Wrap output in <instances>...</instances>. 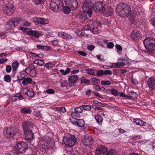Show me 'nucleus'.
<instances>
[{
    "mask_svg": "<svg viewBox=\"0 0 155 155\" xmlns=\"http://www.w3.org/2000/svg\"><path fill=\"white\" fill-rule=\"evenodd\" d=\"M130 6L127 3H121L118 4L116 8V12L118 15L123 17H127L131 13Z\"/></svg>",
    "mask_w": 155,
    "mask_h": 155,
    "instance_id": "obj_1",
    "label": "nucleus"
},
{
    "mask_svg": "<svg viewBox=\"0 0 155 155\" xmlns=\"http://www.w3.org/2000/svg\"><path fill=\"white\" fill-rule=\"evenodd\" d=\"M65 137L63 140V142L67 147H72L76 143V138L72 135L69 133L65 134Z\"/></svg>",
    "mask_w": 155,
    "mask_h": 155,
    "instance_id": "obj_2",
    "label": "nucleus"
},
{
    "mask_svg": "<svg viewBox=\"0 0 155 155\" xmlns=\"http://www.w3.org/2000/svg\"><path fill=\"white\" fill-rule=\"evenodd\" d=\"M28 147L27 143L24 141L18 142L14 146L15 152L18 155H22L23 152H25V150L28 149Z\"/></svg>",
    "mask_w": 155,
    "mask_h": 155,
    "instance_id": "obj_3",
    "label": "nucleus"
},
{
    "mask_svg": "<svg viewBox=\"0 0 155 155\" xmlns=\"http://www.w3.org/2000/svg\"><path fill=\"white\" fill-rule=\"evenodd\" d=\"M143 44L147 50L153 51V48L155 46V39L151 37L146 38L143 40Z\"/></svg>",
    "mask_w": 155,
    "mask_h": 155,
    "instance_id": "obj_4",
    "label": "nucleus"
},
{
    "mask_svg": "<svg viewBox=\"0 0 155 155\" xmlns=\"http://www.w3.org/2000/svg\"><path fill=\"white\" fill-rule=\"evenodd\" d=\"M61 0H51L50 4L51 9L54 12H57L60 6H62Z\"/></svg>",
    "mask_w": 155,
    "mask_h": 155,
    "instance_id": "obj_5",
    "label": "nucleus"
},
{
    "mask_svg": "<svg viewBox=\"0 0 155 155\" xmlns=\"http://www.w3.org/2000/svg\"><path fill=\"white\" fill-rule=\"evenodd\" d=\"M2 9L6 15L10 16L14 13L15 8L13 5L8 4L3 6Z\"/></svg>",
    "mask_w": 155,
    "mask_h": 155,
    "instance_id": "obj_6",
    "label": "nucleus"
},
{
    "mask_svg": "<svg viewBox=\"0 0 155 155\" xmlns=\"http://www.w3.org/2000/svg\"><path fill=\"white\" fill-rule=\"evenodd\" d=\"M92 3L88 2L84 4L83 7V9L84 12L87 13L89 17L91 16L92 13V9L93 7Z\"/></svg>",
    "mask_w": 155,
    "mask_h": 155,
    "instance_id": "obj_7",
    "label": "nucleus"
},
{
    "mask_svg": "<svg viewBox=\"0 0 155 155\" xmlns=\"http://www.w3.org/2000/svg\"><path fill=\"white\" fill-rule=\"evenodd\" d=\"M105 5L103 2H97L93 7V10L96 12L104 13Z\"/></svg>",
    "mask_w": 155,
    "mask_h": 155,
    "instance_id": "obj_8",
    "label": "nucleus"
},
{
    "mask_svg": "<svg viewBox=\"0 0 155 155\" xmlns=\"http://www.w3.org/2000/svg\"><path fill=\"white\" fill-rule=\"evenodd\" d=\"M25 72L33 77H35L36 74L35 67L33 64H31L28 67L26 68Z\"/></svg>",
    "mask_w": 155,
    "mask_h": 155,
    "instance_id": "obj_9",
    "label": "nucleus"
},
{
    "mask_svg": "<svg viewBox=\"0 0 155 155\" xmlns=\"http://www.w3.org/2000/svg\"><path fill=\"white\" fill-rule=\"evenodd\" d=\"M108 151L106 147L104 146H99L96 149V155H105Z\"/></svg>",
    "mask_w": 155,
    "mask_h": 155,
    "instance_id": "obj_10",
    "label": "nucleus"
},
{
    "mask_svg": "<svg viewBox=\"0 0 155 155\" xmlns=\"http://www.w3.org/2000/svg\"><path fill=\"white\" fill-rule=\"evenodd\" d=\"M82 144L83 145L87 146H90L92 145L93 143V139L91 136H86L82 140Z\"/></svg>",
    "mask_w": 155,
    "mask_h": 155,
    "instance_id": "obj_11",
    "label": "nucleus"
},
{
    "mask_svg": "<svg viewBox=\"0 0 155 155\" xmlns=\"http://www.w3.org/2000/svg\"><path fill=\"white\" fill-rule=\"evenodd\" d=\"M96 25L99 26H101V23L97 20H95L94 21L93 24H92L90 26V30L94 33L97 32L98 31V28L96 27Z\"/></svg>",
    "mask_w": 155,
    "mask_h": 155,
    "instance_id": "obj_12",
    "label": "nucleus"
},
{
    "mask_svg": "<svg viewBox=\"0 0 155 155\" xmlns=\"http://www.w3.org/2000/svg\"><path fill=\"white\" fill-rule=\"evenodd\" d=\"M147 84L150 90L155 89V80L153 77H150L148 79Z\"/></svg>",
    "mask_w": 155,
    "mask_h": 155,
    "instance_id": "obj_13",
    "label": "nucleus"
},
{
    "mask_svg": "<svg viewBox=\"0 0 155 155\" xmlns=\"http://www.w3.org/2000/svg\"><path fill=\"white\" fill-rule=\"evenodd\" d=\"M105 115V114L103 112L101 111H99L97 113V115L95 116V118L98 124H100L103 121V118L102 116Z\"/></svg>",
    "mask_w": 155,
    "mask_h": 155,
    "instance_id": "obj_14",
    "label": "nucleus"
},
{
    "mask_svg": "<svg viewBox=\"0 0 155 155\" xmlns=\"http://www.w3.org/2000/svg\"><path fill=\"white\" fill-rule=\"evenodd\" d=\"M24 134L26 140H31L33 138V134L30 130H24Z\"/></svg>",
    "mask_w": 155,
    "mask_h": 155,
    "instance_id": "obj_15",
    "label": "nucleus"
},
{
    "mask_svg": "<svg viewBox=\"0 0 155 155\" xmlns=\"http://www.w3.org/2000/svg\"><path fill=\"white\" fill-rule=\"evenodd\" d=\"M34 21L37 22L38 24L41 25H45L48 24V23L49 22V21L47 19L39 18H34Z\"/></svg>",
    "mask_w": 155,
    "mask_h": 155,
    "instance_id": "obj_16",
    "label": "nucleus"
},
{
    "mask_svg": "<svg viewBox=\"0 0 155 155\" xmlns=\"http://www.w3.org/2000/svg\"><path fill=\"white\" fill-rule=\"evenodd\" d=\"M18 80L19 81L22 80V84L24 85H27L28 84H31L32 82V79L30 78H18Z\"/></svg>",
    "mask_w": 155,
    "mask_h": 155,
    "instance_id": "obj_17",
    "label": "nucleus"
},
{
    "mask_svg": "<svg viewBox=\"0 0 155 155\" xmlns=\"http://www.w3.org/2000/svg\"><path fill=\"white\" fill-rule=\"evenodd\" d=\"M136 14H133L131 15L130 14L127 16L129 17V18L130 21L131 23L136 24L137 23V19H136Z\"/></svg>",
    "mask_w": 155,
    "mask_h": 155,
    "instance_id": "obj_18",
    "label": "nucleus"
},
{
    "mask_svg": "<svg viewBox=\"0 0 155 155\" xmlns=\"http://www.w3.org/2000/svg\"><path fill=\"white\" fill-rule=\"evenodd\" d=\"M27 33L28 35L34 36L36 38H38L39 37L38 32L36 31L31 30L28 31Z\"/></svg>",
    "mask_w": 155,
    "mask_h": 155,
    "instance_id": "obj_19",
    "label": "nucleus"
},
{
    "mask_svg": "<svg viewBox=\"0 0 155 155\" xmlns=\"http://www.w3.org/2000/svg\"><path fill=\"white\" fill-rule=\"evenodd\" d=\"M132 37L134 39L138 38L140 37V34L139 31L137 30H134L131 33Z\"/></svg>",
    "mask_w": 155,
    "mask_h": 155,
    "instance_id": "obj_20",
    "label": "nucleus"
},
{
    "mask_svg": "<svg viewBox=\"0 0 155 155\" xmlns=\"http://www.w3.org/2000/svg\"><path fill=\"white\" fill-rule=\"evenodd\" d=\"M5 26L7 28L9 29L15 27L14 25V23L13 22L12 19L7 21Z\"/></svg>",
    "mask_w": 155,
    "mask_h": 155,
    "instance_id": "obj_21",
    "label": "nucleus"
},
{
    "mask_svg": "<svg viewBox=\"0 0 155 155\" xmlns=\"http://www.w3.org/2000/svg\"><path fill=\"white\" fill-rule=\"evenodd\" d=\"M134 123H135L137 125L143 126L145 125L144 124L145 122H144L143 120L138 119H134Z\"/></svg>",
    "mask_w": 155,
    "mask_h": 155,
    "instance_id": "obj_22",
    "label": "nucleus"
},
{
    "mask_svg": "<svg viewBox=\"0 0 155 155\" xmlns=\"http://www.w3.org/2000/svg\"><path fill=\"white\" fill-rule=\"evenodd\" d=\"M77 17L81 22L85 21L86 19L85 15L80 13L77 14Z\"/></svg>",
    "mask_w": 155,
    "mask_h": 155,
    "instance_id": "obj_23",
    "label": "nucleus"
},
{
    "mask_svg": "<svg viewBox=\"0 0 155 155\" xmlns=\"http://www.w3.org/2000/svg\"><path fill=\"white\" fill-rule=\"evenodd\" d=\"M84 121L82 119L78 120L74 123L75 125H77L79 127H82L84 125Z\"/></svg>",
    "mask_w": 155,
    "mask_h": 155,
    "instance_id": "obj_24",
    "label": "nucleus"
},
{
    "mask_svg": "<svg viewBox=\"0 0 155 155\" xmlns=\"http://www.w3.org/2000/svg\"><path fill=\"white\" fill-rule=\"evenodd\" d=\"M30 124V122L27 121L23 122L22 124L23 128L25 130H26V129L28 128H30L31 126Z\"/></svg>",
    "mask_w": 155,
    "mask_h": 155,
    "instance_id": "obj_25",
    "label": "nucleus"
},
{
    "mask_svg": "<svg viewBox=\"0 0 155 155\" xmlns=\"http://www.w3.org/2000/svg\"><path fill=\"white\" fill-rule=\"evenodd\" d=\"M31 111V110L30 108L27 107L23 108L21 110V113L23 114L30 113Z\"/></svg>",
    "mask_w": 155,
    "mask_h": 155,
    "instance_id": "obj_26",
    "label": "nucleus"
},
{
    "mask_svg": "<svg viewBox=\"0 0 155 155\" xmlns=\"http://www.w3.org/2000/svg\"><path fill=\"white\" fill-rule=\"evenodd\" d=\"M11 128H5L4 130V134L8 137H11V133H10Z\"/></svg>",
    "mask_w": 155,
    "mask_h": 155,
    "instance_id": "obj_27",
    "label": "nucleus"
},
{
    "mask_svg": "<svg viewBox=\"0 0 155 155\" xmlns=\"http://www.w3.org/2000/svg\"><path fill=\"white\" fill-rule=\"evenodd\" d=\"M13 22L14 23V25L15 26L19 24V22L21 21V18L19 17H15L13 19H12Z\"/></svg>",
    "mask_w": 155,
    "mask_h": 155,
    "instance_id": "obj_28",
    "label": "nucleus"
},
{
    "mask_svg": "<svg viewBox=\"0 0 155 155\" xmlns=\"http://www.w3.org/2000/svg\"><path fill=\"white\" fill-rule=\"evenodd\" d=\"M78 79V77L76 75L71 76H70L68 78L69 81L71 83L75 82Z\"/></svg>",
    "mask_w": 155,
    "mask_h": 155,
    "instance_id": "obj_29",
    "label": "nucleus"
},
{
    "mask_svg": "<svg viewBox=\"0 0 155 155\" xmlns=\"http://www.w3.org/2000/svg\"><path fill=\"white\" fill-rule=\"evenodd\" d=\"M105 155H117L116 151L114 149H110L107 151Z\"/></svg>",
    "mask_w": 155,
    "mask_h": 155,
    "instance_id": "obj_30",
    "label": "nucleus"
},
{
    "mask_svg": "<svg viewBox=\"0 0 155 155\" xmlns=\"http://www.w3.org/2000/svg\"><path fill=\"white\" fill-rule=\"evenodd\" d=\"M19 65V63L17 61H15L12 64V67L13 70L15 71Z\"/></svg>",
    "mask_w": 155,
    "mask_h": 155,
    "instance_id": "obj_31",
    "label": "nucleus"
},
{
    "mask_svg": "<svg viewBox=\"0 0 155 155\" xmlns=\"http://www.w3.org/2000/svg\"><path fill=\"white\" fill-rule=\"evenodd\" d=\"M128 97L131 99L134 100L137 98V95L134 92H131L129 93V96Z\"/></svg>",
    "mask_w": 155,
    "mask_h": 155,
    "instance_id": "obj_32",
    "label": "nucleus"
},
{
    "mask_svg": "<svg viewBox=\"0 0 155 155\" xmlns=\"http://www.w3.org/2000/svg\"><path fill=\"white\" fill-rule=\"evenodd\" d=\"M50 140L47 141L45 139H43L41 141V143L45 146L43 147L45 148V147H48L49 145V143H50Z\"/></svg>",
    "mask_w": 155,
    "mask_h": 155,
    "instance_id": "obj_33",
    "label": "nucleus"
},
{
    "mask_svg": "<svg viewBox=\"0 0 155 155\" xmlns=\"http://www.w3.org/2000/svg\"><path fill=\"white\" fill-rule=\"evenodd\" d=\"M34 62L37 65L40 66H42L44 64V61L41 59L35 60L34 61Z\"/></svg>",
    "mask_w": 155,
    "mask_h": 155,
    "instance_id": "obj_34",
    "label": "nucleus"
},
{
    "mask_svg": "<svg viewBox=\"0 0 155 155\" xmlns=\"http://www.w3.org/2000/svg\"><path fill=\"white\" fill-rule=\"evenodd\" d=\"M104 12V13L106 15V16H110L112 14V10L111 8H110L109 10L107 9H105Z\"/></svg>",
    "mask_w": 155,
    "mask_h": 155,
    "instance_id": "obj_35",
    "label": "nucleus"
},
{
    "mask_svg": "<svg viewBox=\"0 0 155 155\" xmlns=\"http://www.w3.org/2000/svg\"><path fill=\"white\" fill-rule=\"evenodd\" d=\"M10 133H11V137H13L15 136L16 133H17L18 131L15 128H11Z\"/></svg>",
    "mask_w": 155,
    "mask_h": 155,
    "instance_id": "obj_36",
    "label": "nucleus"
},
{
    "mask_svg": "<svg viewBox=\"0 0 155 155\" xmlns=\"http://www.w3.org/2000/svg\"><path fill=\"white\" fill-rule=\"evenodd\" d=\"M25 94L30 97H33L35 94V93L33 91L31 90L28 91L27 92L25 93Z\"/></svg>",
    "mask_w": 155,
    "mask_h": 155,
    "instance_id": "obj_37",
    "label": "nucleus"
},
{
    "mask_svg": "<svg viewBox=\"0 0 155 155\" xmlns=\"http://www.w3.org/2000/svg\"><path fill=\"white\" fill-rule=\"evenodd\" d=\"M71 71L70 68H67L65 71H64L63 69H61L60 70V71L63 75H65L68 74Z\"/></svg>",
    "mask_w": 155,
    "mask_h": 155,
    "instance_id": "obj_38",
    "label": "nucleus"
},
{
    "mask_svg": "<svg viewBox=\"0 0 155 155\" xmlns=\"http://www.w3.org/2000/svg\"><path fill=\"white\" fill-rule=\"evenodd\" d=\"M55 109L58 111L63 113L66 112V109L64 107H56L55 108Z\"/></svg>",
    "mask_w": 155,
    "mask_h": 155,
    "instance_id": "obj_39",
    "label": "nucleus"
},
{
    "mask_svg": "<svg viewBox=\"0 0 155 155\" xmlns=\"http://www.w3.org/2000/svg\"><path fill=\"white\" fill-rule=\"evenodd\" d=\"M63 12L66 14H68L70 12V9L67 6H64L63 8Z\"/></svg>",
    "mask_w": 155,
    "mask_h": 155,
    "instance_id": "obj_40",
    "label": "nucleus"
},
{
    "mask_svg": "<svg viewBox=\"0 0 155 155\" xmlns=\"http://www.w3.org/2000/svg\"><path fill=\"white\" fill-rule=\"evenodd\" d=\"M81 108L86 110H89L91 109V107L88 105H82L81 106Z\"/></svg>",
    "mask_w": 155,
    "mask_h": 155,
    "instance_id": "obj_41",
    "label": "nucleus"
},
{
    "mask_svg": "<svg viewBox=\"0 0 155 155\" xmlns=\"http://www.w3.org/2000/svg\"><path fill=\"white\" fill-rule=\"evenodd\" d=\"M4 80L6 82H9L11 80V78L8 75H5L4 76Z\"/></svg>",
    "mask_w": 155,
    "mask_h": 155,
    "instance_id": "obj_42",
    "label": "nucleus"
},
{
    "mask_svg": "<svg viewBox=\"0 0 155 155\" xmlns=\"http://www.w3.org/2000/svg\"><path fill=\"white\" fill-rule=\"evenodd\" d=\"M111 92L112 94L117 96L118 95V92L117 90L114 89H113L111 90Z\"/></svg>",
    "mask_w": 155,
    "mask_h": 155,
    "instance_id": "obj_43",
    "label": "nucleus"
},
{
    "mask_svg": "<svg viewBox=\"0 0 155 155\" xmlns=\"http://www.w3.org/2000/svg\"><path fill=\"white\" fill-rule=\"evenodd\" d=\"M115 68L120 67L124 65V64L122 62H118L114 64Z\"/></svg>",
    "mask_w": 155,
    "mask_h": 155,
    "instance_id": "obj_44",
    "label": "nucleus"
},
{
    "mask_svg": "<svg viewBox=\"0 0 155 155\" xmlns=\"http://www.w3.org/2000/svg\"><path fill=\"white\" fill-rule=\"evenodd\" d=\"M90 82V80H87L83 77H82L81 79V83H89Z\"/></svg>",
    "mask_w": 155,
    "mask_h": 155,
    "instance_id": "obj_45",
    "label": "nucleus"
},
{
    "mask_svg": "<svg viewBox=\"0 0 155 155\" xmlns=\"http://www.w3.org/2000/svg\"><path fill=\"white\" fill-rule=\"evenodd\" d=\"M101 84L103 85H109L111 84V82L108 80L102 81L101 82Z\"/></svg>",
    "mask_w": 155,
    "mask_h": 155,
    "instance_id": "obj_46",
    "label": "nucleus"
},
{
    "mask_svg": "<svg viewBox=\"0 0 155 155\" xmlns=\"http://www.w3.org/2000/svg\"><path fill=\"white\" fill-rule=\"evenodd\" d=\"M65 33L62 31L59 32L58 33V36L63 38H64L65 37Z\"/></svg>",
    "mask_w": 155,
    "mask_h": 155,
    "instance_id": "obj_47",
    "label": "nucleus"
},
{
    "mask_svg": "<svg viewBox=\"0 0 155 155\" xmlns=\"http://www.w3.org/2000/svg\"><path fill=\"white\" fill-rule=\"evenodd\" d=\"M92 82L94 84H98L100 83V80L97 78H93L92 79Z\"/></svg>",
    "mask_w": 155,
    "mask_h": 155,
    "instance_id": "obj_48",
    "label": "nucleus"
},
{
    "mask_svg": "<svg viewBox=\"0 0 155 155\" xmlns=\"http://www.w3.org/2000/svg\"><path fill=\"white\" fill-rule=\"evenodd\" d=\"M73 2V3L71 4V6L74 8H75L77 6V3L76 0H72L71 3Z\"/></svg>",
    "mask_w": 155,
    "mask_h": 155,
    "instance_id": "obj_49",
    "label": "nucleus"
},
{
    "mask_svg": "<svg viewBox=\"0 0 155 155\" xmlns=\"http://www.w3.org/2000/svg\"><path fill=\"white\" fill-rule=\"evenodd\" d=\"M103 73L104 75L107 74L111 75L112 74V72L109 70H106L105 71H103Z\"/></svg>",
    "mask_w": 155,
    "mask_h": 155,
    "instance_id": "obj_50",
    "label": "nucleus"
},
{
    "mask_svg": "<svg viewBox=\"0 0 155 155\" xmlns=\"http://www.w3.org/2000/svg\"><path fill=\"white\" fill-rule=\"evenodd\" d=\"M45 92L47 93L50 94H54L55 92L54 90L51 89H49L48 90H46Z\"/></svg>",
    "mask_w": 155,
    "mask_h": 155,
    "instance_id": "obj_51",
    "label": "nucleus"
},
{
    "mask_svg": "<svg viewBox=\"0 0 155 155\" xmlns=\"http://www.w3.org/2000/svg\"><path fill=\"white\" fill-rule=\"evenodd\" d=\"M103 75H104L103 70H100L97 71L96 75L97 76L100 77Z\"/></svg>",
    "mask_w": 155,
    "mask_h": 155,
    "instance_id": "obj_52",
    "label": "nucleus"
},
{
    "mask_svg": "<svg viewBox=\"0 0 155 155\" xmlns=\"http://www.w3.org/2000/svg\"><path fill=\"white\" fill-rule=\"evenodd\" d=\"M75 111L77 112L78 114L81 113L83 111L82 109L80 107L75 108Z\"/></svg>",
    "mask_w": 155,
    "mask_h": 155,
    "instance_id": "obj_53",
    "label": "nucleus"
},
{
    "mask_svg": "<svg viewBox=\"0 0 155 155\" xmlns=\"http://www.w3.org/2000/svg\"><path fill=\"white\" fill-rule=\"evenodd\" d=\"M6 71L8 73L10 72L11 70H12V67L11 66L8 65H7L6 67Z\"/></svg>",
    "mask_w": 155,
    "mask_h": 155,
    "instance_id": "obj_54",
    "label": "nucleus"
},
{
    "mask_svg": "<svg viewBox=\"0 0 155 155\" xmlns=\"http://www.w3.org/2000/svg\"><path fill=\"white\" fill-rule=\"evenodd\" d=\"M15 96L16 97H18L20 100H21L23 99V97L19 93L15 94Z\"/></svg>",
    "mask_w": 155,
    "mask_h": 155,
    "instance_id": "obj_55",
    "label": "nucleus"
},
{
    "mask_svg": "<svg viewBox=\"0 0 155 155\" xmlns=\"http://www.w3.org/2000/svg\"><path fill=\"white\" fill-rule=\"evenodd\" d=\"M114 46L113 43L112 42H110L107 44V47L109 48H112Z\"/></svg>",
    "mask_w": 155,
    "mask_h": 155,
    "instance_id": "obj_56",
    "label": "nucleus"
},
{
    "mask_svg": "<svg viewBox=\"0 0 155 155\" xmlns=\"http://www.w3.org/2000/svg\"><path fill=\"white\" fill-rule=\"evenodd\" d=\"M54 119L56 120H60L61 119V116L60 115H54Z\"/></svg>",
    "mask_w": 155,
    "mask_h": 155,
    "instance_id": "obj_57",
    "label": "nucleus"
},
{
    "mask_svg": "<svg viewBox=\"0 0 155 155\" xmlns=\"http://www.w3.org/2000/svg\"><path fill=\"white\" fill-rule=\"evenodd\" d=\"M37 48L39 49H45L46 50L47 48L46 46H43L40 45H37Z\"/></svg>",
    "mask_w": 155,
    "mask_h": 155,
    "instance_id": "obj_58",
    "label": "nucleus"
},
{
    "mask_svg": "<svg viewBox=\"0 0 155 155\" xmlns=\"http://www.w3.org/2000/svg\"><path fill=\"white\" fill-rule=\"evenodd\" d=\"M78 53L80 54L81 55L84 57H86L87 55V54L86 53L82 51H78Z\"/></svg>",
    "mask_w": 155,
    "mask_h": 155,
    "instance_id": "obj_59",
    "label": "nucleus"
},
{
    "mask_svg": "<svg viewBox=\"0 0 155 155\" xmlns=\"http://www.w3.org/2000/svg\"><path fill=\"white\" fill-rule=\"evenodd\" d=\"M65 37L64 38L67 39H71L72 38L71 35L66 33H65Z\"/></svg>",
    "mask_w": 155,
    "mask_h": 155,
    "instance_id": "obj_60",
    "label": "nucleus"
},
{
    "mask_svg": "<svg viewBox=\"0 0 155 155\" xmlns=\"http://www.w3.org/2000/svg\"><path fill=\"white\" fill-rule=\"evenodd\" d=\"M6 35V34L3 32H1L0 33V37L2 39H4Z\"/></svg>",
    "mask_w": 155,
    "mask_h": 155,
    "instance_id": "obj_61",
    "label": "nucleus"
},
{
    "mask_svg": "<svg viewBox=\"0 0 155 155\" xmlns=\"http://www.w3.org/2000/svg\"><path fill=\"white\" fill-rule=\"evenodd\" d=\"M94 48V46L93 45H89L87 47V49L88 50L91 51L93 50Z\"/></svg>",
    "mask_w": 155,
    "mask_h": 155,
    "instance_id": "obj_62",
    "label": "nucleus"
},
{
    "mask_svg": "<svg viewBox=\"0 0 155 155\" xmlns=\"http://www.w3.org/2000/svg\"><path fill=\"white\" fill-rule=\"evenodd\" d=\"M88 74L92 75H95V73L94 70L91 69L88 71Z\"/></svg>",
    "mask_w": 155,
    "mask_h": 155,
    "instance_id": "obj_63",
    "label": "nucleus"
},
{
    "mask_svg": "<svg viewBox=\"0 0 155 155\" xmlns=\"http://www.w3.org/2000/svg\"><path fill=\"white\" fill-rule=\"evenodd\" d=\"M78 114V113H77V112L75 111V110L74 112H73L71 114V116L73 117H77Z\"/></svg>",
    "mask_w": 155,
    "mask_h": 155,
    "instance_id": "obj_64",
    "label": "nucleus"
}]
</instances>
